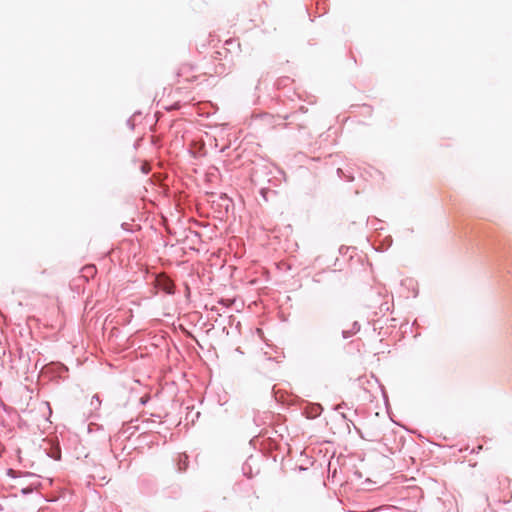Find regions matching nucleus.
I'll use <instances>...</instances> for the list:
<instances>
[{
	"label": "nucleus",
	"instance_id": "1",
	"mask_svg": "<svg viewBox=\"0 0 512 512\" xmlns=\"http://www.w3.org/2000/svg\"><path fill=\"white\" fill-rule=\"evenodd\" d=\"M178 465H179V470L180 471L186 470V468H187V457L185 456L183 460L180 459Z\"/></svg>",
	"mask_w": 512,
	"mask_h": 512
},
{
	"label": "nucleus",
	"instance_id": "2",
	"mask_svg": "<svg viewBox=\"0 0 512 512\" xmlns=\"http://www.w3.org/2000/svg\"><path fill=\"white\" fill-rule=\"evenodd\" d=\"M170 286H171L170 283L168 285H165V290L167 292H169V293L171 292V290H170L171 287Z\"/></svg>",
	"mask_w": 512,
	"mask_h": 512
}]
</instances>
